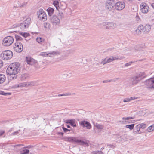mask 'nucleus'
I'll return each mask as SVG.
<instances>
[{
  "mask_svg": "<svg viewBox=\"0 0 154 154\" xmlns=\"http://www.w3.org/2000/svg\"><path fill=\"white\" fill-rule=\"evenodd\" d=\"M20 70L19 64L18 63H14L10 65L7 68L6 72L11 75V77L13 79H16L17 78L16 75Z\"/></svg>",
  "mask_w": 154,
  "mask_h": 154,
  "instance_id": "1",
  "label": "nucleus"
},
{
  "mask_svg": "<svg viewBox=\"0 0 154 154\" xmlns=\"http://www.w3.org/2000/svg\"><path fill=\"white\" fill-rule=\"evenodd\" d=\"M143 74L144 73H140L136 76L130 77V80L132 85H134L138 83L143 77H144Z\"/></svg>",
  "mask_w": 154,
  "mask_h": 154,
  "instance_id": "2",
  "label": "nucleus"
},
{
  "mask_svg": "<svg viewBox=\"0 0 154 154\" xmlns=\"http://www.w3.org/2000/svg\"><path fill=\"white\" fill-rule=\"evenodd\" d=\"M13 55L12 52L10 50H6L3 51L0 55L1 58L3 60L10 59Z\"/></svg>",
  "mask_w": 154,
  "mask_h": 154,
  "instance_id": "3",
  "label": "nucleus"
},
{
  "mask_svg": "<svg viewBox=\"0 0 154 154\" xmlns=\"http://www.w3.org/2000/svg\"><path fill=\"white\" fill-rule=\"evenodd\" d=\"M37 15L39 19L43 21L47 19V16L45 12L42 9L38 10L37 12Z\"/></svg>",
  "mask_w": 154,
  "mask_h": 154,
  "instance_id": "4",
  "label": "nucleus"
},
{
  "mask_svg": "<svg viewBox=\"0 0 154 154\" xmlns=\"http://www.w3.org/2000/svg\"><path fill=\"white\" fill-rule=\"evenodd\" d=\"M14 39L13 37L8 36L5 37L3 40L2 44L5 46H9L13 42Z\"/></svg>",
  "mask_w": 154,
  "mask_h": 154,
  "instance_id": "5",
  "label": "nucleus"
},
{
  "mask_svg": "<svg viewBox=\"0 0 154 154\" xmlns=\"http://www.w3.org/2000/svg\"><path fill=\"white\" fill-rule=\"evenodd\" d=\"M134 49L137 51L138 57L142 56L145 53V47L143 45H136Z\"/></svg>",
  "mask_w": 154,
  "mask_h": 154,
  "instance_id": "6",
  "label": "nucleus"
},
{
  "mask_svg": "<svg viewBox=\"0 0 154 154\" xmlns=\"http://www.w3.org/2000/svg\"><path fill=\"white\" fill-rule=\"evenodd\" d=\"M30 18H27L26 20L20 25L19 24V28H20L21 30H23L27 28H28L30 24Z\"/></svg>",
  "mask_w": 154,
  "mask_h": 154,
  "instance_id": "7",
  "label": "nucleus"
},
{
  "mask_svg": "<svg viewBox=\"0 0 154 154\" xmlns=\"http://www.w3.org/2000/svg\"><path fill=\"white\" fill-rule=\"evenodd\" d=\"M23 45L20 42H17L13 46V49L14 50L17 52H21L23 50Z\"/></svg>",
  "mask_w": 154,
  "mask_h": 154,
  "instance_id": "8",
  "label": "nucleus"
},
{
  "mask_svg": "<svg viewBox=\"0 0 154 154\" xmlns=\"http://www.w3.org/2000/svg\"><path fill=\"white\" fill-rule=\"evenodd\" d=\"M146 85L147 88L150 89H154V77L146 80Z\"/></svg>",
  "mask_w": 154,
  "mask_h": 154,
  "instance_id": "9",
  "label": "nucleus"
},
{
  "mask_svg": "<svg viewBox=\"0 0 154 154\" xmlns=\"http://www.w3.org/2000/svg\"><path fill=\"white\" fill-rule=\"evenodd\" d=\"M50 20L51 23L53 25H58L60 23V19L56 15H54L50 18Z\"/></svg>",
  "mask_w": 154,
  "mask_h": 154,
  "instance_id": "10",
  "label": "nucleus"
},
{
  "mask_svg": "<svg viewBox=\"0 0 154 154\" xmlns=\"http://www.w3.org/2000/svg\"><path fill=\"white\" fill-rule=\"evenodd\" d=\"M106 58L109 63L116 60H122L124 59L125 57L124 56H112L110 57H106Z\"/></svg>",
  "mask_w": 154,
  "mask_h": 154,
  "instance_id": "11",
  "label": "nucleus"
},
{
  "mask_svg": "<svg viewBox=\"0 0 154 154\" xmlns=\"http://www.w3.org/2000/svg\"><path fill=\"white\" fill-rule=\"evenodd\" d=\"M140 9L142 13H146L148 11L149 8L146 3H142L140 5Z\"/></svg>",
  "mask_w": 154,
  "mask_h": 154,
  "instance_id": "12",
  "label": "nucleus"
},
{
  "mask_svg": "<svg viewBox=\"0 0 154 154\" xmlns=\"http://www.w3.org/2000/svg\"><path fill=\"white\" fill-rule=\"evenodd\" d=\"M26 60L28 64L31 65H36L37 63V61L36 60L29 56L26 57Z\"/></svg>",
  "mask_w": 154,
  "mask_h": 154,
  "instance_id": "13",
  "label": "nucleus"
},
{
  "mask_svg": "<svg viewBox=\"0 0 154 154\" xmlns=\"http://www.w3.org/2000/svg\"><path fill=\"white\" fill-rule=\"evenodd\" d=\"M125 5L124 2H117L115 5V8L118 10H121L124 8Z\"/></svg>",
  "mask_w": 154,
  "mask_h": 154,
  "instance_id": "14",
  "label": "nucleus"
},
{
  "mask_svg": "<svg viewBox=\"0 0 154 154\" xmlns=\"http://www.w3.org/2000/svg\"><path fill=\"white\" fill-rule=\"evenodd\" d=\"M64 139L65 140L69 142H75L77 143V141H79L78 139L75 137H66Z\"/></svg>",
  "mask_w": 154,
  "mask_h": 154,
  "instance_id": "15",
  "label": "nucleus"
},
{
  "mask_svg": "<svg viewBox=\"0 0 154 154\" xmlns=\"http://www.w3.org/2000/svg\"><path fill=\"white\" fill-rule=\"evenodd\" d=\"M80 124L83 127H86L88 129H90L91 127L90 124L88 122L86 121H82L80 122Z\"/></svg>",
  "mask_w": 154,
  "mask_h": 154,
  "instance_id": "16",
  "label": "nucleus"
},
{
  "mask_svg": "<svg viewBox=\"0 0 154 154\" xmlns=\"http://www.w3.org/2000/svg\"><path fill=\"white\" fill-rule=\"evenodd\" d=\"M29 78V75L28 74L26 73L23 74L20 77V80L22 81H25L28 80Z\"/></svg>",
  "mask_w": 154,
  "mask_h": 154,
  "instance_id": "17",
  "label": "nucleus"
},
{
  "mask_svg": "<svg viewBox=\"0 0 154 154\" xmlns=\"http://www.w3.org/2000/svg\"><path fill=\"white\" fill-rule=\"evenodd\" d=\"M143 29V25H140L138 27L137 29L135 31V34L137 35H140Z\"/></svg>",
  "mask_w": 154,
  "mask_h": 154,
  "instance_id": "18",
  "label": "nucleus"
},
{
  "mask_svg": "<svg viewBox=\"0 0 154 154\" xmlns=\"http://www.w3.org/2000/svg\"><path fill=\"white\" fill-rule=\"evenodd\" d=\"M140 128L139 125L136 126L135 128L134 129L133 133L135 134H140L142 133L141 131H140Z\"/></svg>",
  "mask_w": 154,
  "mask_h": 154,
  "instance_id": "19",
  "label": "nucleus"
},
{
  "mask_svg": "<svg viewBox=\"0 0 154 154\" xmlns=\"http://www.w3.org/2000/svg\"><path fill=\"white\" fill-rule=\"evenodd\" d=\"M106 8L108 11L111 10L113 8V5L110 2H107L105 6Z\"/></svg>",
  "mask_w": 154,
  "mask_h": 154,
  "instance_id": "20",
  "label": "nucleus"
},
{
  "mask_svg": "<svg viewBox=\"0 0 154 154\" xmlns=\"http://www.w3.org/2000/svg\"><path fill=\"white\" fill-rule=\"evenodd\" d=\"M116 26V24L112 22L107 24L106 27V29H112L114 28Z\"/></svg>",
  "mask_w": 154,
  "mask_h": 154,
  "instance_id": "21",
  "label": "nucleus"
},
{
  "mask_svg": "<svg viewBox=\"0 0 154 154\" xmlns=\"http://www.w3.org/2000/svg\"><path fill=\"white\" fill-rule=\"evenodd\" d=\"M115 141L117 142L120 143L122 141V138L121 136L119 135H115L113 136Z\"/></svg>",
  "mask_w": 154,
  "mask_h": 154,
  "instance_id": "22",
  "label": "nucleus"
},
{
  "mask_svg": "<svg viewBox=\"0 0 154 154\" xmlns=\"http://www.w3.org/2000/svg\"><path fill=\"white\" fill-rule=\"evenodd\" d=\"M75 120L74 119L66 120V123L67 124H69L71 126L73 127H76V125L75 122Z\"/></svg>",
  "mask_w": 154,
  "mask_h": 154,
  "instance_id": "23",
  "label": "nucleus"
},
{
  "mask_svg": "<svg viewBox=\"0 0 154 154\" xmlns=\"http://www.w3.org/2000/svg\"><path fill=\"white\" fill-rule=\"evenodd\" d=\"M143 30L144 32L145 33H147L149 32L150 30L151 29V26L150 25H146L144 27H143Z\"/></svg>",
  "mask_w": 154,
  "mask_h": 154,
  "instance_id": "24",
  "label": "nucleus"
},
{
  "mask_svg": "<svg viewBox=\"0 0 154 154\" xmlns=\"http://www.w3.org/2000/svg\"><path fill=\"white\" fill-rule=\"evenodd\" d=\"M79 141H77V143H79L80 145H84L85 146H89L88 143L87 141H84L79 139H78Z\"/></svg>",
  "mask_w": 154,
  "mask_h": 154,
  "instance_id": "25",
  "label": "nucleus"
},
{
  "mask_svg": "<svg viewBox=\"0 0 154 154\" xmlns=\"http://www.w3.org/2000/svg\"><path fill=\"white\" fill-rule=\"evenodd\" d=\"M29 152V150L26 149L25 148H24L20 149V153L21 154H28Z\"/></svg>",
  "mask_w": 154,
  "mask_h": 154,
  "instance_id": "26",
  "label": "nucleus"
},
{
  "mask_svg": "<svg viewBox=\"0 0 154 154\" xmlns=\"http://www.w3.org/2000/svg\"><path fill=\"white\" fill-rule=\"evenodd\" d=\"M47 11L49 16L51 17L54 13V10L52 8H49L47 9Z\"/></svg>",
  "mask_w": 154,
  "mask_h": 154,
  "instance_id": "27",
  "label": "nucleus"
},
{
  "mask_svg": "<svg viewBox=\"0 0 154 154\" xmlns=\"http://www.w3.org/2000/svg\"><path fill=\"white\" fill-rule=\"evenodd\" d=\"M53 4L56 7V9L58 11H59V8H61L60 6L59 5V2L57 1H54L53 2Z\"/></svg>",
  "mask_w": 154,
  "mask_h": 154,
  "instance_id": "28",
  "label": "nucleus"
},
{
  "mask_svg": "<svg viewBox=\"0 0 154 154\" xmlns=\"http://www.w3.org/2000/svg\"><path fill=\"white\" fill-rule=\"evenodd\" d=\"M6 77L3 74H0V84L3 83L5 80Z\"/></svg>",
  "mask_w": 154,
  "mask_h": 154,
  "instance_id": "29",
  "label": "nucleus"
},
{
  "mask_svg": "<svg viewBox=\"0 0 154 154\" xmlns=\"http://www.w3.org/2000/svg\"><path fill=\"white\" fill-rule=\"evenodd\" d=\"M153 130H154V124L149 127L146 129V131L148 132H151Z\"/></svg>",
  "mask_w": 154,
  "mask_h": 154,
  "instance_id": "30",
  "label": "nucleus"
},
{
  "mask_svg": "<svg viewBox=\"0 0 154 154\" xmlns=\"http://www.w3.org/2000/svg\"><path fill=\"white\" fill-rule=\"evenodd\" d=\"M135 125V124H133L131 125H127L125 126V127L129 128L130 130H132L134 129Z\"/></svg>",
  "mask_w": 154,
  "mask_h": 154,
  "instance_id": "31",
  "label": "nucleus"
},
{
  "mask_svg": "<svg viewBox=\"0 0 154 154\" xmlns=\"http://www.w3.org/2000/svg\"><path fill=\"white\" fill-rule=\"evenodd\" d=\"M94 126L96 127L99 130H102L103 128V127L102 125L96 123L94 125Z\"/></svg>",
  "mask_w": 154,
  "mask_h": 154,
  "instance_id": "32",
  "label": "nucleus"
},
{
  "mask_svg": "<svg viewBox=\"0 0 154 154\" xmlns=\"http://www.w3.org/2000/svg\"><path fill=\"white\" fill-rule=\"evenodd\" d=\"M27 86V82H23L19 84L18 85H17V87H24Z\"/></svg>",
  "mask_w": 154,
  "mask_h": 154,
  "instance_id": "33",
  "label": "nucleus"
},
{
  "mask_svg": "<svg viewBox=\"0 0 154 154\" xmlns=\"http://www.w3.org/2000/svg\"><path fill=\"white\" fill-rule=\"evenodd\" d=\"M21 35L26 38L29 35V33L26 32H20V33Z\"/></svg>",
  "mask_w": 154,
  "mask_h": 154,
  "instance_id": "34",
  "label": "nucleus"
},
{
  "mask_svg": "<svg viewBox=\"0 0 154 154\" xmlns=\"http://www.w3.org/2000/svg\"><path fill=\"white\" fill-rule=\"evenodd\" d=\"M100 64L104 65L108 63L106 57L104 59H103L101 62H100Z\"/></svg>",
  "mask_w": 154,
  "mask_h": 154,
  "instance_id": "35",
  "label": "nucleus"
},
{
  "mask_svg": "<svg viewBox=\"0 0 154 154\" xmlns=\"http://www.w3.org/2000/svg\"><path fill=\"white\" fill-rule=\"evenodd\" d=\"M11 94V93H5L4 91H0V94L3 95L5 96L10 95Z\"/></svg>",
  "mask_w": 154,
  "mask_h": 154,
  "instance_id": "36",
  "label": "nucleus"
},
{
  "mask_svg": "<svg viewBox=\"0 0 154 154\" xmlns=\"http://www.w3.org/2000/svg\"><path fill=\"white\" fill-rule=\"evenodd\" d=\"M58 16V17L60 19H62L63 17V13L62 12H60V11H59V13Z\"/></svg>",
  "mask_w": 154,
  "mask_h": 154,
  "instance_id": "37",
  "label": "nucleus"
},
{
  "mask_svg": "<svg viewBox=\"0 0 154 154\" xmlns=\"http://www.w3.org/2000/svg\"><path fill=\"white\" fill-rule=\"evenodd\" d=\"M141 128L144 129L146 127V125L144 123H141L138 124Z\"/></svg>",
  "mask_w": 154,
  "mask_h": 154,
  "instance_id": "38",
  "label": "nucleus"
},
{
  "mask_svg": "<svg viewBox=\"0 0 154 154\" xmlns=\"http://www.w3.org/2000/svg\"><path fill=\"white\" fill-rule=\"evenodd\" d=\"M91 154H103V152L101 151H93L91 152Z\"/></svg>",
  "mask_w": 154,
  "mask_h": 154,
  "instance_id": "39",
  "label": "nucleus"
},
{
  "mask_svg": "<svg viewBox=\"0 0 154 154\" xmlns=\"http://www.w3.org/2000/svg\"><path fill=\"white\" fill-rule=\"evenodd\" d=\"M43 41V39L40 37H38L36 39L37 42L39 43H41Z\"/></svg>",
  "mask_w": 154,
  "mask_h": 154,
  "instance_id": "40",
  "label": "nucleus"
},
{
  "mask_svg": "<svg viewBox=\"0 0 154 154\" xmlns=\"http://www.w3.org/2000/svg\"><path fill=\"white\" fill-rule=\"evenodd\" d=\"M15 37L17 41H21L22 39L21 37L17 35H15Z\"/></svg>",
  "mask_w": 154,
  "mask_h": 154,
  "instance_id": "41",
  "label": "nucleus"
},
{
  "mask_svg": "<svg viewBox=\"0 0 154 154\" xmlns=\"http://www.w3.org/2000/svg\"><path fill=\"white\" fill-rule=\"evenodd\" d=\"M59 52L58 51H53L52 52H50L49 53V54L50 55H57L58 54H59Z\"/></svg>",
  "mask_w": 154,
  "mask_h": 154,
  "instance_id": "42",
  "label": "nucleus"
},
{
  "mask_svg": "<svg viewBox=\"0 0 154 154\" xmlns=\"http://www.w3.org/2000/svg\"><path fill=\"white\" fill-rule=\"evenodd\" d=\"M35 84L33 82H27V86H33Z\"/></svg>",
  "mask_w": 154,
  "mask_h": 154,
  "instance_id": "43",
  "label": "nucleus"
},
{
  "mask_svg": "<svg viewBox=\"0 0 154 154\" xmlns=\"http://www.w3.org/2000/svg\"><path fill=\"white\" fill-rule=\"evenodd\" d=\"M49 55V53H47L46 52H42L40 53V55L42 56L45 57L48 56Z\"/></svg>",
  "mask_w": 154,
  "mask_h": 154,
  "instance_id": "44",
  "label": "nucleus"
},
{
  "mask_svg": "<svg viewBox=\"0 0 154 154\" xmlns=\"http://www.w3.org/2000/svg\"><path fill=\"white\" fill-rule=\"evenodd\" d=\"M134 117H123L122 118V120H129L130 119H134Z\"/></svg>",
  "mask_w": 154,
  "mask_h": 154,
  "instance_id": "45",
  "label": "nucleus"
},
{
  "mask_svg": "<svg viewBox=\"0 0 154 154\" xmlns=\"http://www.w3.org/2000/svg\"><path fill=\"white\" fill-rule=\"evenodd\" d=\"M131 101L130 98H126L124 99L123 101L124 102H129Z\"/></svg>",
  "mask_w": 154,
  "mask_h": 154,
  "instance_id": "46",
  "label": "nucleus"
},
{
  "mask_svg": "<svg viewBox=\"0 0 154 154\" xmlns=\"http://www.w3.org/2000/svg\"><path fill=\"white\" fill-rule=\"evenodd\" d=\"M71 94L70 93H67L65 94H59L58 95V96H69L71 95Z\"/></svg>",
  "mask_w": 154,
  "mask_h": 154,
  "instance_id": "47",
  "label": "nucleus"
},
{
  "mask_svg": "<svg viewBox=\"0 0 154 154\" xmlns=\"http://www.w3.org/2000/svg\"><path fill=\"white\" fill-rule=\"evenodd\" d=\"M62 129L65 132H66L68 131H70L71 130L70 129H68L64 127H62Z\"/></svg>",
  "mask_w": 154,
  "mask_h": 154,
  "instance_id": "48",
  "label": "nucleus"
},
{
  "mask_svg": "<svg viewBox=\"0 0 154 154\" xmlns=\"http://www.w3.org/2000/svg\"><path fill=\"white\" fill-rule=\"evenodd\" d=\"M130 100L131 101V100H135V99H138V97H137L134 96V97H130Z\"/></svg>",
  "mask_w": 154,
  "mask_h": 154,
  "instance_id": "49",
  "label": "nucleus"
},
{
  "mask_svg": "<svg viewBox=\"0 0 154 154\" xmlns=\"http://www.w3.org/2000/svg\"><path fill=\"white\" fill-rule=\"evenodd\" d=\"M132 63V62H129V63H126L125 64V67L128 66H129L130 65H131Z\"/></svg>",
  "mask_w": 154,
  "mask_h": 154,
  "instance_id": "50",
  "label": "nucleus"
},
{
  "mask_svg": "<svg viewBox=\"0 0 154 154\" xmlns=\"http://www.w3.org/2000/svg\"><path fill=\"white\" fill-rule=\"evenodd\" d=\"M3 65V63L2 60H0V69L2 67Z\"/></svg>",
  "mask_w": 154,
  "mask_h": 154,
  "instance_id": "51",
  "label": "nucleus"
},
{
  "mask_svg": "<svg viewBox=\"0 0 154 154\" xmlns=\"http://www.w3.org/2000/svg\"><path fill=\"white\" fill-rule=\"evenodd\" d=\"M60 6H61V8H59L60 10L58 11H60L61 9L62 10H64L66 8V7H63V6L61 5H60Z\"/></svg>",
  "mask_w": 154,
  "mask_h": 154,
  "instance_id": "52",
  "label": "nucleus"
},
{
  "mask_svg": "<svg viewBox=\"0 0 154 154\" xmlns=\"http://www.w3.org/2000/svg\"><path fill=\"white\" fill-rule=\"evenodd\" d=\"M19 24H14L12 26V27L13 28H17L18 27L19 28Z\"/></svg>",
  "mask_w": 154,
  "mask_h": 154,
  "instance_id": "53",
  "label": "nucleus"
},
{
  "mask_svg": "<svg viewBox=\"0 0 154 154\" xmlns=\"http://www.w3.org/2000/svg\"><path fill=\"white\" fill-rule=\"evenodd\" d=\"M19 133L18 131L14 132L12 134V135H15Z\"/></svg>",
  "mask_w": 154,
  "mask_h": 154,
  "instance_id": "54",
  "label": "nucleus"
},
{
  "mask_svg": "<svg viewBox=\"0 0 154 154\" xmlns=\"http://www.w3.org/2000/svg\"><path fill=\"white\" fill-rule=\"evenodd\" d=\"M5 133L4 131H0V136H1Z\"/></svg>",
  "mask_w": 154,
  "mask_h": 154,
  "instance_id": "55",
  "label": "nucleus"
},
{
  "mask_svg": "<svg viewBox=\"0 0 154 154\" xmlns=\"http://www.w3.org/2000/svg\"><path fill=\"white\" fill-rule=\"evenodd\" d=\"M111 82V80H104V81H103V83H107V82Z\"/></svg>",
  "mask_w": 154,
  "mask_h": 154,
  "instance_id": "56",
  "label": "nucleus"
},
{
  "mask_svg": "<svg viewBox=\"0 0 154 154\" xmlns=\"http://www.w3.org/2000/svg\"><path fill=\"white\" fill-rule=\"evenodd\" d=\"M57 134H60L62 136H63V132H58Z\"/></svg>",
  "mask_w": 154,
  "mask_h": 154,
  "instance_id": "57",
  "label": "nucleus"
},
{
  "mask_svg": "<svg viewBox=\"0 0 154 154\" xmlns=\"http://www.w3.org/2000/svg\"><path fill=\"white\" fill-rule=\"evenodd\" d=\"M107 146H109L111 147H114V146L113 145L111 144H108Z\"/></svg>",
  "mask_w": 154,
  "mask_h": 154,
  "instance_id": "58",
  "label": "nucleus"
},
{
  "mask_svg": "<svg viewBox=\"0 0 154 154\" xmlns=\"http://www.w3.org/2000/svg\"><path fill=\"white\" fill-rule=\"evenodd\" d=\"M151 6L154 9V3H152L151 5Z\"/></svg>",
  "mask_w": 154,
  "mask_h": 154,
  "instance_id": "59",
  "label": "nucleus"
},
{
  "mask_svg": "<svg viewBox=\"0 0 154 154\" xmlns=\"http://www.w3.org/2000/svg\"><path fill=\"white\" fill-rule=\"evenodd\" d=\"M12 129L13 128H11V129L9 130L8 132V133H9V132H11V131H12Z\"/></svg>",
  "mask_w": 154,
  "mask_h": 154,
  "instance_id": "60",
  "label": "nucleus"
},
{
  "mask_svg": "<svg viewBox=\"0 0 154 154\" xmlns=\"http://www.w3.org/2000/svg\"><path fill=\"white\" fill-rule=\"evenodd\" d=\"M100 64H100V62L99 63H97L96 64V65L97 66H98Z\"/></svg>",
  "mask_w": 154,
  "mask_h": 154,
  "instance_id": "61",
  "label": "nucleus"
},
{
  "mask_svg": "<svg viewBox=\"0 0 154 154\" xmlns=\"http://www.w3.org/2000/svg\"><path fill=\"white\" fill-rule=\"evenodd\" d=\"M128 1H129V2H132V1H134V0H127Z\"/></svg>",
  "mask_w": 154,
  "mask_h": 154,
  "instance_id": "62",
  "label": "nucleus"
},
{
  "mask_svg": "<svg viewBox=\"0 0 154 154\" xmlns=\"http://www.w3.org/2000/svg\"><path fill=\"white\" fill-rule=\"evenodd\" d=\"M66 126L68 128H70V126L69 125H67Z\"/></svg>",
  "mask_w": 154,
  "mask_h": 154,
  "instance_id": "63",
  "label": "nucleus"
},
{
  "mask_svg": "<svg viewBox=\"0 0 154 154\" xmlns=\"http://www.w3.org/2000/svg\"><path fill=\"white\" fill-rule=\"evenodd\" d=\"M64 75H65L66 77H67L68 76V74H64Z\"/></svg>",
  "mask_w": 154,
  "mask_h": 154,
  "instance_id": "64",
  "label": "nucleus"
}]
</instances>
